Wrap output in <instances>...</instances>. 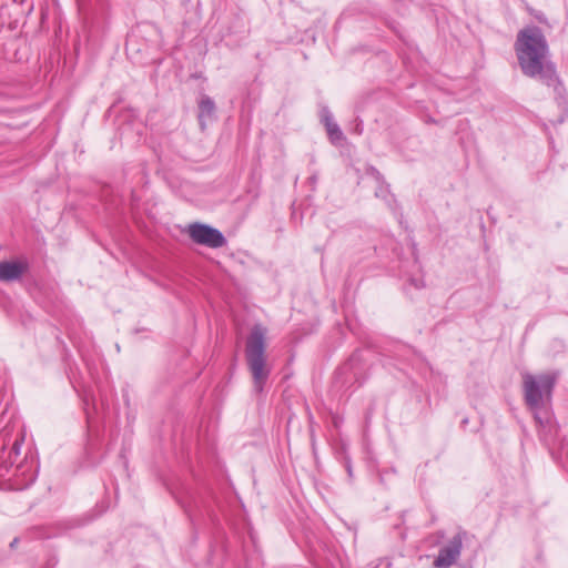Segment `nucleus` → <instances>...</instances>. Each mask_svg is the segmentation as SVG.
<instances>
[{"label":"nucleus","mask_w":568,"mask_h":568,"mask_svg":"<svg viewBox=\"0 0 568 568\" xmlns=\"http://www.w3.org/2000/svg\"><path fill=\"white\" fill-rule=\"evenodd\" d=\"M333 422H334L335 427H338L341 424V419L338 417H334Z\"/></svg>","instance_id":"obj_20"},{"label":"nucleus","mask_w":568,"mask_h":568,"mask_svg":"<svg viewBox=\"0 0 568 568\" xmlns=\"http://www.w3.org/2000/svg\"><path fill=\"white\" fill-rule=\"evenodd\" d=\"M388 209H389V210H396V207H395V206H393V205H390V204H389Z\"/></svg>","instance_id":"obj_22"},{"label":"nucleus","mask_w":568,"mask_h":568,"mask_svg":"<svg viewBox=\"0 0 568 568\" xmlns=\"http://www.w3.org/2000/svg\"><path fill=\"white\" fill-rule=\"evenodd\" d=\"M466 536L467 532L465 530H459L444 546H442L438 550L437 557L433 562L434 567L449 568L453 566L460 557L463 542Z\"/></svg>","instance_id":"obj_7"},{"label":"nucleus","mask_w":568,"mask_h":568,"mask_svg":"<svg viewBox=\"0 0 568 568\" xmlns=\"http://www.w3.org/2000/svg\"><path fill=\"white\" fill-rule=\"evenodd\" d=\"M366 365L364 363L363 353L354 352L351 357L344 363L335 374V383L341 387H348L354 383L362 385L365 381Z\"/></svg>","instance_id":"obj_5"},{"label":"nucleus","mask_w":568,"mask_h":568,"mask_svg":"<svg viewBox=\"0 0 568 568\" xmlns=\"http://www.w3.org/2000/svg\"><path fill=\"white\" fill-rule=\"evenodd\" d=\"M186 234L195 244L209 248H221L227 243L226 237L220 230L200 222L189 224Z\"/></svg>","instance_id":"obj_6"},{"label":"nucleus","mask_w":568,"mask_h":568,"mask_svg":"<svg viewBox=\"0 0 568 568\" xmlns=\"http://www.w3.org/2000/svg\"><path fill=\"white\" fill-rule=\"evenodd\" d=\"M406 281L407 283L416 288V290H420L425 286V282H424V277L423 275H410V274H406Z\"/></svg>","instance_id":"obj_14"},{"label":"nucleus","mask_w":568,"mask_h":568,"mask_svg":"<svg viewBox=\"0 0 568 568\" xmlns=\"http://www.w3.org/2000/svg\"><path fill=\"white\" fill-rule=\"evenodd\" d=\"M412 254H413V257H414L413 266L418 272H420V265H419V261H418V256H417V248H416V244L415 243H413V245H412Z\"/></svg>","instance_id":"obj_16"},{"label":"nucleus","mask_w":568,"mask_h":568,"mask_svg":"<svg viewBox=\"0 0 568 568\" xmlns=\"http://www.w3.org/2000/svg\"><path fill=\"white\" fill-rule=\"evenodd\" d=\"M317 182V175L316 174H313L308 178V183L310 185L314 186Z\"/></svg>","instance_id":"obj_17"},{"label":"nucleus","mask_w":568,"mask_h":568,"mask_svg":"<svg viewBox=\"0 0 568 568\" xmlns=\"http://www.w3.org/2000/svg\"><path fill=\"white\" fill-rule=\"evenodd\" d=\"M19 542V538H14L11 542H10V547L11 548H14L17 546V544Z\"/></svg>","instance_id":"obj_19"},{"label":"nucleus","mask_w":568,"mask_h":568,"mask_svg":"<svg viewBox=\"0 0 568 568\" xmlns=\"http://www.w3.org/2000/svg\"><path fill=\"white\" fill-rule=\"evenodd\" d=\"M215 113V103L209 95H202L199 101V123L202 130L205 129L206 119H211Z\"/></svg>","instance_id":"obj_10"},{"label":"nucleus","mask_w":568,"mask_h":568,"mask_svg":"<svg viewBox=\"0 0 568 568\" xmlns=\"http://www.w3.org/2000/svg\"><path fill=\"white\" fill-rule=\"evenodd\" d=\"M515 52L526 77L539 80L560 94L562 85L555 64L549 60L547 40L538 27H528L518 32Z\"/></svg>","instance_id":"obj_1"},{"label":"nucleus","mask_w":568,"mask_h":568,"mask_svg":"<svg viewBox=\"0 0 568 568\" xmlns=\"http://www.w3.org/2000/svg\"><path fill=\"white\" fill-rule=\"evenodd\" d=\"M29 270L26 261H1L0 262V282L10 283L21 280Z\"/></svg>","instance_id":"obj_8"},{"label":"nucleus","mask_w":568,"mask_h":568,"mask_svg":"<svg viewBox=\"0 0 568 568\" xmlns=\"http://www.w3.org/2000/svg\"><path fill=\"white\" fill-rule=\"evenodd\" d=\"M71 384L73 388L79 393L82 394L84 405H89V400L91 397V390L89 389L88 383L84 381L83 377L80 379H77L75 376L70 377Z\"/></svg>","instance_id":"obj_12"},{"label":"nucleus","mask_w":568,"mask_h":568,"mask_svg":"<svg viewBox=\"0 0 568 568\" xmlns=\"http://www.w3.org/2000/svg\"><path fill=\"white\" fill-rule=\"evenodd\" d=\"M266 329L262 325H254L245 345V359L253 377V388L256 393L263 392L264 385L271 374L266 364Z\"/></svg>","instance_id":"obj_4"},{"label":"nucleus","mask_w":568,"mask_h":568,"mask_svg":"<svg viewBox=\"0 0 568 568\" xmlns=\"http://www.w3.org/2000/svg\"><path fill=\"white\" fill-rule=\"evenodd\" d=\"M381 193H383L385 197H389V200H393V195H390L386 190H381Z\"/></svg>","instance_id":"obj_18"},{"label":"nucleus","mask_w":568,"mask_h":568,"mask_svg":"<svg viewBox=\"0 0 568 568\" xmlns=\"http://www.w3.org/2000/svg\"><path fill=\"white\" fill-rule=\"evenodd\" d=\"M321 120L325 125L331 143L334 145H342L345 141V135L339 125L335 122L328 108L325 106L321 110Z\"/></svg>","instance_id":"obj_9"},{"label":"nucleus","mask_w":568,"mask_h":568,"mask_svg":"<svg viewBox=\"0 0 568 568\" xmlns=\"http://www.w3.org/2000/svg\"><path fill=\"white\" fill-rule=\"evenodd\" d=\"M355 130H356V132H357V133H362V125H361V123H358V124L356 125V129H355Z\"/></svg>","instance_id":"obj_21"},{"label":"nucleus","mask_w":568,"mask_h":568,"mask_svg":"<svg viewBox=\"0 0 568 568\" xmlns=\"http://www.w3.org/2000/svg\"><path fill=\"white\" fill-rule=\"evenodd\" d=\"M82 358L85 363V367H87V371H88V374H89V377L93 381V382H97V368H95V365L89 359L87 358L83 354H82Z\"/></svg>","instance_id":"obj_15"},{"label":"nucleus","mask_w":568,"mask_h":568,"mask_svg":"<svg viewBox=\"0 0 568 568\" xmlns=\"http://www.w3.org/2000/svg\"><path fill=\"white\" fill-rule=\"evenodd\" d=\"M182 506L192 523H194L200 516L203 515L202 506L197 503V500H194L193 505L192 504H187V505L183 504Z\"/></svg>","instance_id":"obj_13"},{"label":"nucleus","mask_w":568,"mask_h":568,"mask_svg":"<svg viewBox=\"0 0 568 568\" xmlns=\"http://www.w3.org/2000/svg\"><path fill=\"white\" fill-rule=\"evenodd\" d=\"M23 437H16L8 456L0 457V479L8 489L22 490L32 485L38 475V465L33 457L26 456L18 465L13 466V457L20 455Z\"/></svg>","instance_id":"obj_3"},{"label":"nucleus","mask_w":568,"mask_h":568,"mask_svg":"<svg viewBox=\"0 0 568 568\" xmlns=\"http://www.w3.org/2000/svg\"><path fill=\"white\" fill-rule=\"evenodd\" d=\"M335 455L337 460L344 466L348 478H353V467H352V460L347 454V446L346 444L342 443L339 447L336 448Z\"/></svg>","instance_id":"obj_11"},{"label":"nucleus","mask_w":568,"mask_h":568,"mask_svg":"<svg viewBox=\"0 0 568 568\" xmlns=\"http://www.w3.org/2000/svg\"><path fill=\"white\" fill-rule=\"evenodd\" d=\"M524 395L527 406L532 410L534 418L539 426V437L547 445L555 440L558 427L554 424L552 415L547 408L550 402L556 376L552 374H525Z\"/></svg>","instance_id":"obj_2"},{"label":"nucleus","mask_w":568,"mask_h":568,"mask_svg":"<svg viewBox=\"0 0 568 568\" xmlns=\"http://www.w3.org/2000/svg\"><path fill=\"white\" fill-rule=\"evenodd\" d=\"M4 447H6V445H4V443H2V444H1V447H0V448H1V450H4Z\"/></svg>","instance_id":"obj_23"}]
</instances>
